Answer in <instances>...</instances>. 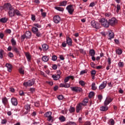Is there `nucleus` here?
<instances>
[{
  "instance_id": "1",
  "label": "nucleus",
  "mask_w": 125,
  "mask_h": 125,
  "mask_svg": "<svg viewBox=\"0 0 125 125\" xmlns=\"http://www.w3.org/2000/svg\"><path fill=\"white\" fill-rule=\"evenodd\" d=\"M52 112L51 111H47L44 114V116L47 118L48 122H53V117H52Z\"/></svg>"
},
{
  "instance_id": "2",
  "label": "nucleus",
  "mask_w": 125,
  "mask_h": 125,
  "mask_svg": "<svg viewBox=\"0 0 125 125\" xmlns=\"http://www.w3.org/2000/svg\"><path fill=\"white\" fill-rule=\"evenodd\" d=\"M100 22L101 23L102 25L104 27V28H108L109 26H110L109 21L105 18L101 19L100 20Z\"/></svg>"
},
{
  "instance_id": "3",
  "label": "nucleus",
  "mask_w": 125,
  "mask_h": 125,
  "mask_svg": "<svg viewBox=\"0 0 125 125\" xmlns=\"http://www.w3.org/2000/svg\"><path fill=\"white\" fill-rule=\"evenodd\" d=\"M66 9V10H67L70 15H73V13H74V11H75L74 7H73V5H68V6H67Z\"/></svg>"
},
{
  "instance_id": "4",
  "label": "nucleus",
  "mask_w": 125,
  "mask_h": 125,
  "mask_svg": "<svg viewBox=\"0 0 125 125\" xmlns=\"http://www.w3.org/2000/svg\"><path fill=\"white\" fill-rule=\"evenodd\" d=\"M35 82L34 80H29L28 82H24L23 83V86H25V87H27V86H32V85H33V84L35 83Z\"/></svg>"
},
{
  "instance_id": "5",
  "label": "nucleus",
  "mask_w": 125,
  "mask_h": 125,
  "mask_svg": "<svg viewBox=\"0 0 125 125\" xmlns=\"http://www.w3.org/2000/svg\"><path fill=\"white\" fill-rule=\"evenodd\" d=\"M70 88L72 91H73V92H83V88L80 87L73 86L70 87Z\"/></svg>"
},
{
  "instance_id": "6",
  "label": "nucleus",
  "mask_w": 125,
  "mask_h": 125,
  "mask_svg": "<svg viewBox=\"0 0 125 125\" xmlns=\"http://www.w3.org/2000/svg\"><path fill=\"white\" fill-rule=\"evenodd\" d=\"M108 23L111 26H114L118 23V20L116 19V18H112L110 20H109Z\"/></svg>"
},
{
  "instance_id": "7",
  "label": "nucleus",
  "mask_w": 125,
  "mask_h": 125,
  "mask_svg": "<svg viewBox=\"0 0 125 125\" xmlns=\"http://www.w3.org/2000/svg\"><path fill=\"white\" fill-rule=\"evenodd\" d=\"M91 25L92 27L95 28V29H100V24L99 23L93 21L91 22Z\"/></svg>"
},
{
  "instance_id": "8",
  "label": "nucleus",
  "mask_w": 125,
  "mask_h": 125,
  "mask_svg": "<svg viewBox=\"0 0 125 125\" xmlns=\"http://www.w3.org/2000/svg\"><path fill=\"white\" fill-rule=\"evenodd\" d=\"M113 101V99L111 98L110 97H106L105 99L104 102V105L105 106H107V105H109L111 102Z\"/></svg>"
},
{
  "instance_id": "9",
  "label": "nucleus",
  "mask_w": 125,
  "mask_h": 125,
  "mask_svg": "<svg viewBox=\"0 0 125 125\" xmlns=\"http://www.w3.org/2000/svg\"><path fill=\"white\" fill-rule=\"evenodd\" d=\"M61 21V18L58 15L55 16L53 18V21L56 24H58L60 23V21Z\"/></svg>"
},
{
  "instance_id": "10",
  "label": "nucleus",
  "mask_w": 125,
  "mask_h": 125,
  "mask_svg": "<svg viewBox=\"0 0 125 125\" xmlns=\"http://www.w3.org/2000/svg\"><path fill=\"white\" fill-rule=\"evenodd\" d=\"M12 5L10 4V3H7L3 6V9H4V10H9L12 8H13Z\"/></svg>"
},
{
  "instance_id": "11",
  "label": "nucleus",
  "mask_w": 125,
  "mask_h": 125,
  "mask_svg": "<svg viewBox=\"0 0 125 125\" xmlns=\"http://www.w3.org/2000/svg\"><path fill=\"white\" fill-rule=\"evenodd\" d=\"M106 34L108 37L109 40H112V39H114V32H113L112 30H108Z\"/></svg>"
},
{
  "instance_id": "12",
  "label": "nucleus",
  "mask_w": 125,
  "mask_h": 125,
  "mask_svg": "<svg viewBox=\"0 0 125 125\" xmlns=\"http://www.w3.org/2000/svg\"><path fill=\"white\" fill-rule=\"evenodd\" d=\"M24 108L25 110H26V111L24 112V114L25 115H27V114H28L30 112V111H31V105L26 104L24 105Z\"/></svg>"
},
{
  "instance_id": "13",
  "label": "nucleus",
  "mask_w": 125,
  "mask_h": 125,
  "mask_svg": "<svg viewBox=\"0 0 125 125\" xmlns=\"http://www.w3.org/2000/svg\"><path fill=\"white\" fill-rule=\"evenodd\" d=\"M8 15L10 17H14L15 16V9L13 7L8 10Z\"/></svg>"
},
{
  "instance_id": "14",
  "label": "nucleus",
  "mask_w": 125,
  "mask_h": 125,
  "mask_svg": "<svg viewBox=\"0 0 125 125\" xmlns=\"http://www.w3.org/2000/svg\"><path fill=\"white\" fill-rule=\"evenodd\" d=\"M11 102L13 106H17V105H18V101H17V99L14 97L11 99Z\"/></svg>"
},
{
  "instance_id": "15",
  "label": "nucleus",
  "mask_w": 125,
  "mask_h": 125,
  "mask_svg": "<svg viewBox=\"0 0 125 125\" xmlns=\"http://www.w3.org/2000/svg\"><path fill=\"white\" fill-rule=\"evenodd\" d=\"M66 43L68 45L72 46V45L73 44V41H72V39L69 37H66Z\"/></svg>"
},
{
  "instance_id": "16",
  "label": "nucleus",
  "mask_w": 125,
  "mask_h": 125,
  "mask_svg": "<svg viewBox=\"0 0 125 125\" xmlns=\"http://www.w3.org/2000/svg\"><path fill=\"white\" fill-rule=\"evenodd\" d=\"M107 85V81H104L99 86V89H103L106 87Z\"/></svg>"
},
{
  "instance_id": "17",
  "label": "nucleus",
  "mask_w": 125,
  "mask_h": 125,
  "mask_svg": "<svg viewBox=\"0 0 125 125\" xmlns=\"http://www.w3.org/2000/svg\"><path fill=\"white\" fill-rule=\"evenodd\" d=\"M83 104L82 103H80L76 106V112L77 113H79L80 111L83 109Z\"/></svg>"
},
{
  "instance_id": "18",
  "label": "nucleus",
  "mask_w": 125,
  "mask_h": 125,
  "mask_svg": "<svg viewBox=\"0 0 125 125\" xmlns=\"http://www.w3.org/2000/svg\"><path fill=\"white\" fill-rule=\"evenodd\" d=\"M2 103L5 106H6V105L8 104V100L7 99V98H6V97L2 98Z\"/></svg>"
},
{
  "instance_id": "19",
  "label": "nucleus",
  "mask_w": 125,
  "mask_h": 125,
  "mask_svg": "<svg viewBox=\"0 0 125 125\" xmlns=\"http://www.w3.org/2000/svg\"><path fill=\"white\" fill-rule=\"evenodd\" d=\"M25 35L26 39H30L32 37V33L29 31H26Z\"/></svg>"
},
{
  "instance_id": "20",
  "label": "nucleus",
  "mask_w": 125,
  "mask_h": 125,
  "mask_svg": "<svg viewBox=\"0 0 125 125\" xmlns=\"http://www.w3.org/2000/svg\"><path fill=\"white\" fill-rule=\"evenodd\" d=\"M25 55L27 58V61L28 62H30V61H31V54H30V53L29 52L25 53Z\"/></svg>"
},
{
  "instance_id": "21",
  "label": "nucleus",
  "mask_w": 125,
  "mask_h": 125,
  "mask_svg": "<svg viewBox=\"0 0 125 125\" xmlns=\"http://www.w3.org/2000/svg\"><path fill=\"white\" fill-rule=\"evenodd\" d=\"M5 66L7 68L8 72H11L12 69V65L9 63H6Z\"/></svg>"
},
{
  "instance_id": "22",
  "label": "nucleus",
  "mask_w": 125,
  "mask_h": 125,
  "mask_svg": "<svg viewBox=\"0 0 125 125\" xmlns=\"http://www.w3.org/2000/svg\"><path fill=\"white\" fill-rule=\"evenodd\" d=\"M100 109L102 112H104L105 111L108 110V106H107V105H104L101 106Z\"/></svg>"
},
{
  "instance_id": "23",
  "label": "nucleus",
  "mask_w": 125,
  "mask_h": 125,
  "mask_svg": "<svg viewBox=\"0 0 125 125\" xmlns=\"http://www.w3.org/2000/svg\"><path fill=\"white\" fill-rule=\"evenodd\" d=\"M49 60V57L47 56H43L42 57V61L43 62H47Z\"/></svg>"
},
{
  "instance_id": "24",
  "label": "nucleus",
  "mask_w": 125,
  "mask_h": 125,
  "mask_svg": "<svg viewBox=\"0 0 125 125\" xmlns=\"http://www.w3.org/2000/svg\"><path fill=\"white\" fill-rule=\"evenodd\" d=\"M87 103H88V99H87V98L84 99L83 102L81 103L82 104L83 106H85L86 105V104H87Z\"/></svg>"
},
{
  "instance_id": "25",
  "label": "nucleus",
  "mask_w": 125,
  "mask_h": 125,
  "mask_svg": "<svg viewBox=\"0 0 125 125\" xmlns=\"http://www.w3.org/2000/svg\"><path fill=\"white\" fill-rule=\"evenodd\" d=\"M60 76L57 75H53L52 76V78H53V80H54V81H57L59 79H60Z\"/></svg>"
},
{
  "instance_id": "26",
  "label": "nucleus",
  "mask_w": 125,
  "mask_h": 125,
  "mask_svg": "<svg viewBox=\"0 0 125 125\" xmlns=\"http://www.w3.org/2000/svg\"><path fill=\"white\" fill-rule=\"evenodd\" d=\"M59 120L61 123H63L66 121V118L65 117H64V116L62 115L59 118Z\"/></svg>"
},
{
  "instance_id": "27",
  "label": "nucleus",
  "mask_w": 125,
  "mask_h": 125,
  "mask_svg": "<svg viewBox=\"0 0 125 125\" xmlns=\"http://www.w3.org/2000/svg\"><path fill=\"white\" fill-rule=\"evenodd\" d=\"M68 2L66 0H64L60 3V6H66Z\"/></svg>"
},
{
  "instance_id": "28",
  "label": "nucleus",
  "mask_w": 125,
  "mask_h": 125,
  "mask_svg": "<svg viewBox=\"0 0 125 125\" xmlns=\"http://www.w3.org/2000/svg\"><path fill=\"white\" fill-rule=\"evenodd\" d=\"M42 49L44 51H46V50H47V49H48V46L46 44H43L42 45Z\"/></svg>"
},
{
  "instance_id": "29",
  "label": "nucleus",
  "mask_w": 125,
  "mask_h": 125,
  "mask_svg": "<svg viewBox=\"0 0 125 125\" xmlns=\"http://www.w3.org/2000/svg\"><path fill=\"white\" fill-rule=\"evenodd\" d=\"M8 20V19L7 18H2L0 19V22H1V23H6Z\"/></svg>"
},
{
  "instance_id": "30",
  "label": "nucleus",
  "mask_w": 125,
  "mask_h": 125,
  "mask_svg": "<svg viewBox=\"0 0 125 125\" xmlns=\"http://www.w3.org/2000/svg\"><path fill=\"white\" fill-rule=\"evenodd\" d=\"M91 88L92 90H96V89H97V87L96 86V84H95V83H92Z\"/></svg>"
},
{
  "instance_id": "31",
  "label": "nucleus",
  "mask_w": 125,
  "mask_h": 125,
  "mask_svg": "<svg viewBox=\"0 0 125 125\" xmlns=\"http://www.w3.org/2000/svg\"><path fill=\"white\" fill-rule=\"evenodd\" d=\"M3 54H4V51L2 49H0V59L3 58Z\"/></svg>"
},
{
  "instance_id": "32",
  "label": "nucleus",
  "mask_w": 125,
  "mask_h": 125,
  "mask_svg": "<svg viewBox=\"0 0 125 125\" xmlns=\"http://www.w3.org/2000/svg\"><path fill=\"white\" fill-rule=\"evenodd\" d=\"M32 31L33 32V34H35L37 32H39V29L36 27H33L32 28Z\"/></svg>"
},
{
  "instance_id": "33",
  "label": "nucleus",
  "mask_w": 125,
  "mask_h": 125,
  "mask_svg": "<svg viewBox=\"0 0 125 125\" xmlns=\"http://www.w3.org/2000/svg\"><path fill=\"white\" fill-rule=\"evenodd\" d=\"M89 54L91 56H94L95 55V51L94 49H91L89 50Z\"/></svg>"
},
{
  "instance_id": "34",
  "label": "nucleus",
  "mask_w": 125,
  "mask_h": 125,
  "mask_svg": "<svg viewBox=\"0 0 125 125\" xmlns=\"http://www.w3.org/2000/svg\"><path fill=\"white\" fill-rule=\"evenodd\" d=\"M55 8L56 9V10H58V11H61L62 12L64 11V8L61 7H55Z\"/></svg>"
},
{
  "instance_id": "35",
  "label": "nucleus",
  "mask_w": 125,
  "mask_h": 125,
  "mask_svg": "<svg viewBox=\"0 0 125 125\" xmlns=\"http://www.w3.org/2000/svg\"><path fill=\"white\" fill-rule=\"evenodd\" d=\"M11 42L13 46H15V45H16V41H15L14 38L12 39V40H11Z\"/></svg>"
},
{
  "instance_id": "36",
  "label": "nucleus",
  "mask_w": 125,
  "mask_h": 125,
  "mask_svg": "<svg viewBox=\"0 0 125 125\" xmlns=\"http://www.w3.org/2000/svg\"><path fill=\"white\" fill-rule=\"evenodd\" d=\"M108 125H115V121L113 119H110L108 121Z\"/></svg>"
},
{
  "instance_id": "37",
  "label": "nucleus",
  "mask_w": 125,
  "mask_h": 125,
  "mask_svg": "<svg viewBox=\"0 0 125 125\" xmlns=\"http://www.w3.org/2000/svg\"><path fill=\"white\" fill-rule=\"evenodd\" d=\"M116 52L118 55H121V54L123 53V51L122 50V49H118L116 50Z\"/></svg>"
},
{
  "instance_id": "38",
  "label": "nucleus",
  "mask_w": 125,
  "mask_h": 125,
  "mask_svg": "<svg viewBox=\"0 0 125 125\" xmlns=\"http://www.w3.org/2000/svg\"><path fill=\"white\" fill-rule=\"evenodd\" d=\"M19 72L20 74H21V75H24V69L22 67H21L19 68Z\"/></svg>"
},
{
  "instance_id": "39",
  "label": "nucleus",
  "mask_w": 125,
  "mask_h": 125,
  "mask_svg": "<svg viewBox=\"0 0 125 125\" xmlns=\"http://www.w3.org/2000/svg\"><path fill=\"white\" fill-rule=\"evenodd\" d=\"M15 14H16L17 16H21V13L18 10H15Z\"/></svg>"
},
{
  "instance_id": "40",
  "label": "nucleus",
  "mask_w": 125,
  "mask_h": 125,
  "mask_svg": "<svg viewBox=\"0 0 125 125\" xmlns=\"http://www.w3.org/2000/svg\"><path fill=\"white\" fill-rule=\"evenodd\" d=\"M35 35H36V37H38V38H41L42 36V34L41 33V32L38 31L36 33H34Z\"/></svg>"
},
{
  "instance_id": "41",
  "label": "nucleus",
  "mask_w": 125,
  "mask_h": 125,
  "mask_svg": "<svg viewBox=\"0 0 125 125\" xmlns=\"http://www.w3.org/2000/svg\"><path fill=\"white\" fill-rule=\"evenodd\" d=\"M116 12L117 13H119V11H120V10H121V5L120 4H117V7H116Z\"/></svg>"
},
{
  "instance_id": "42",
  "label": "nucleus",
  "mask_w": 125,
  "mask_h": 125,
  "mask_svg": "<svg viewBox=\"0 0 125 125\" xmlns=\"http://www.w3.org/2000/svg\"><path fill=\"white\" fill-rule=\"evenodd\" d=\"M69 110L70 113H73V112H75V107H74L73 106H70Z\"/></svg>"
},
{
  "instance_id": "43",
  "label": "nucleus",
  "mask_w": 125,
  "mask_h": 125,
  "mask_svg": "<svg viewBox=\"0 0 125 125\" xmlns=\"http://www.w3.org/2000/svg\"><path fill=\"white\" fill-rule=\"evenodd\" d=\"M13 51H15V52H16V53L19 54V51L18 50V49L17 48H16V47H13Z\"/></svg>"
},
{
  "instance_id": "44",
  "label": "nucleus",
  "mask_w": 125,
  "mask_h": 125,
  "mask_svg": "<svg viewBox=\"0 0 125 125\" xmlns=\"http://www.w3.org/2000/svg\"><path fill=\"white\" fill-rule=\"evenodd\" d=\"M7 123V120L6 119H2L1 121V125H6Z\"/></svg>"
},
{
  "instance_id": "45",
  "label": "nucleus",
  "mask_w": 125,
  "mask_h": 125,
  "mask_svg": "<svg viewBox=\"0 0 125 125\" xmlns=\"http://www.w3.org/2000/svg\"><path fill=\"white\" fill-rule=\"evenodd\" d=\"M93 95H94V92H90L88 95L89 98H92V97H93Z\"/></svg>"
},
{
  "instance_id": "46",
  "label": "nucleus",
  "mask_w": 125,
  "mask_h": 125,
  "mask_svg": "<svg viewBox=\"0 0 125 125\" xmlns=\"http://www.w3.org/2000/svg\"><path fill=\"white\" fill-rule=\"evenodd\" d=\"M91 76H95L96 75V71L95 70H92L91 71Z\"/></svg>"
},
{
  "instance_id": "47",
  "label": "nucleus",
  "mask_w": 125,
  "mask_h": 125,
  "mask_svg": "<svg viewBox=\"0 0 125 125\" xmlns=\"http://www.w3.org/2000/svg\"><path fill=\"white\" fill-rule=\"evenodd\" d=\"M79 83L80 84H81V85H82V86H84V85H85V84L83 81H79Z\"/></svg>"
},
{
  "instance_id": "48",
  "label": "nucleus",
  "mask_w": 125,
  "mask_h": 125,
  "mask_svg": "<svg viewBox=\"0 0 125 125\" xmlns=\"http://www.w3.org/2000/svg\"><path fill=\"white\" fill-rule=\"evenodd\" d=\"M68 125H77V124H76L75 122H71V121H69L67 123Z\"/></svg>"
},
{
  "instance_id": "49",
  "label": "nucleus",
  "mask_w": 125,
  "mask_h": 125,
  "mask_svg": "<svg viewBox=\"0 0 125 125\" xmlns=\"http://www.w3.org/2000/svg\"><path fill=\"white\" fill-rule=\"evenodd\" d=\"M52 60L53 61H56V60H57V56H56V55H53L52 57Z\"/></svg>"
},
{
  "instance_id": "50",
  "label": "nucleus",
  "mask_w": 125,
  "mask_h": 125,
  "mask_svg": "<svg viewBox=\"0 0 125 125\" xmlns=\"http://www.w3.org/2000/svg\"><path fill=\"white\" fill-rule=\"evenodd\" d=\"M112 59H111V58L110 57H108V59H107V62L108 63V65H111L112 62Z\"/></svg>"
},
{
  "instance_id": "51",
  "label": "nucleus",
  "mask_w": 125,
  "mask_h": 125,
  "mask_svg": "<svg viewBox=\"0 0 125 125\" xmlns=\"http://www.w3.org/2000/svg\"><path fill=\"white\" fill-rule=\"evenodd\" d=\"M79 50H80V52H81V53H82V54H83L84 55H85V54H86L85 51H84L83 49H80Z\"/></svg>"
},
{
  "instance_id": "52",
  "label": "nucleus",
  "mask_w": 125,
  "mask_h": 125,
  "mask_svg": "<svg viewBox=\"0 0 125 125\" xmlns=\"http://www.w3.org/2000/svg\"><path fill=\"white\" fill-rule=\"evenodd\" d=\"M58 99H59V100H62L63 99V98H64V96H63V95H60L58 96Z\"/></svg>"
},
{
  "instance_id": "53",
  "label": "nucleus",
  "mask_w": 125,
  "mask_h": 125,
  "mask_svg": "<svg viewBox=\"0 0 125 125\" xmlns=\"http://www.w3.org/2000/svg\"><path fill=\"white\" fill-rule=\"evenodd\" d=\"M19 93L21 96H24L25 95V93L22 90L20 91Z\"/></svg>"
},
{
  "instance_id": "54",
  "label": "nucleus",
  "mask_w": 125,
  "mask_h": 125,
  "mask_svg": "<svg viewBox=\"0 0 125 125\" xmlns=\"http://www.w3.org/2000/svg\"><path fill=\"white\" fill-rule=\"evenodd\" d=\"M31 20L35 21L36 20V16L35 15H31Z\"/></svg>"
},
{
  "instance_id": "55",
  "label": "nucleus",
  "mask_w": 125,
  "mask_h": 125,
  "mask_svg": "<svg viewBox=\"0 0 125 125\" xmlns=\"http://www.w3.org/2000/svg\"><path fill=\"white\" fill-rule=\"evenodd\" d=\"M35 90H36V89H35V88H30L29 89V91H31V93H34Z\"/></svg>"
},
{
  "instance_id": "56",
  "label": "nucleus",
  "mask_w": 125,
  "mask_h": 125,
  "mask_svg": "<svg viewBox=\"0 0 125 125\" xmlns=\"http://www.w3.org/2000/svg\"><path fill=\"white\" fill-rule=\"evenodd\" d=\"M34 26H35V27H37V28H42V25L39 24L38 23H35L34 24Z\"/></svg>"
},
{
  "instance_id": "57",
  "label": "nucleus",
  "mask_w": 125,
  "mask_h": 125,
  "mask_svg": "<svg viewBox=\"0 0 125 125\" xmlns=\"http://www.w3.org/2000/svg\"><path fill=\"white\" fill-rule=\"evenodd\" d=\"M90 65L92 68H93L94 69L95 68V63H94L93 62H91L90 63Z\"/></svg>"
},
{
  "instance_id": "58",
  "label": "nucleus",
  "mask_w": 125,
  "mask_h": 125,
  "mask_svg": "<svg viewBox=\"0 0 125 125\" xmlns=\"http://www.w3.org/2000/svg\"><path fill=\"white\" fill-rule=\"evenodd\" d=\"M34 105L36 107H40V102H37L34 103Z\"/></svg>"
},
{
  "instance_id": "59",
  "label": "nucleus",
  "mask_w": 125,
  "mask_h": 125,
  "mask_svg": "<svg viewBox=\"0 0 125 125\" xmlns=\"http://www.w3.org/2000/svg\"><path fill=\"white\" fill-rule=\"evenodd\" d=\"M69 80H70V78H69V76H68L64 79V83H68L69 82Z\"/></svg>"
},
{
  "instance_id": "60",
  "label": "nucleus",
  "mask_w": 125,
  "mask_h": 125,
  "mask_svg": "<svg viewBox=\"0 0 125 125\" xmlns=\"http://www.w3.org/2000/svg\"><path fill=\"white\" fill-rule=\"evenodd\" d=\"M93 6H95V3L94 2H91L89 5L90 7H93Z\"/></svg>"
},
{
  "instance_id": "61",
  "label": "nucleus",
  "mask_w": 125,
  "mask_h": 125,
  "mask_svg": "<svg viewBox=\"0 0 125 125\" xmlns=\"http://www.w3.org/2000/svg\"><path fill=\"white\" fill-rule=\"evenodd\" d=\"M98 98L99 99V100H100V101H101V100H102L103 97L102 96V95H99L98 96Z\"/></svg>"
},
{
  "instance_id": "62",
  "label": "nucleus",
  "mask_w": 125,
  "mask_h": 125,
  "mask_svg": "<svg viewBox=\"0 0 125 125\" xmlns=\"http://www.w3.org/2000/svg\"><path fill=\"white\" fill-rule=\"evenodd\" d=\"M118 66L119 67H123L124 66V62H119L118 63Z\"/></svg>"
},
{
  "instance_id": "63",
  "label": "nucleus",
  "mask_w": 125,
  "mask_h": 125,
  "mask_svg": "<svg viewBox=\"0 0 125 125\" xmlns=\"http://www.w3.org/2000/svg\"><path fill=\"white\" fill-rule=\"evenodd\" d=\"M13 56H14V55H13V53H11V52H9L8 54V57H10L11 58H12V57H13Z\"/></svg>"
},
{
  "instance_id": "64",
  "label": "nucleus",
  "mask_w": 125,
  "mask_h": 125,
  "mask_svg": "<svg viewBox=\"0 0 125 125\" xmlns=\"http://www.w3.org/2000/svg\"><path fill=\"white\" fill-rule=\"evenodd\" d=\"M91 125V123H90V122L89 121H86L83 125Z\"/></svg>"
}]
</instances>
